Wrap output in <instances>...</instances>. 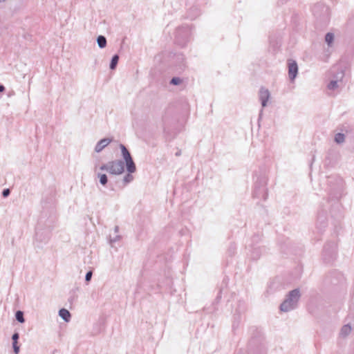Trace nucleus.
Returning <instances> with one entry per match:
<instances>
[{
  "label": "nucleus",
  "instance_id": "obj_1",
  "mask_svg": "<svg viewBox=\"0 0 354 354\" xmlns=\"http://www.w3.org/2000/svg\"><path fill=\"white\" fill-rule=\"evenodd\" d=\"M300 297L301 294L299 288L290 291L286 295V299L279 306L280 310L287 313L297 308Z\"/></svg>",
  "mask_w": 354,
  "mask_h": 354
},
{
  "label": "nucleus",
  "instance_id": "obj_2",
  "mask_svg": "<svg viewBox=\"0 0 354 354\" xmlns=\"http://www.w3.org/2000/svg\"><path fill=\"white\" fill-rule=\"evenodd\" d=\"M268 179L265 176H261L257 178L254 183L253 190V196L259 199L266 201L268 197L267 189Z\"/></svg>",
  "mask_w": 354,
  "mask_h": 354
},
{
  "label": "nucleus",
  "instance_id": "obj_3",
  "mask_svg": "<svg viewBox=\"0 0 354 354\" xmlns=\"http://www.w3.org/2000/svg\"><path fill=\"white\" fill-rule=\"evenodd\" d=\"M101 171H107L112 175H120L124 171V163L120 160L109 161L100 167Z\"/></svg>",
  "mask_w": 354,
  "mask_h": 354
},
{
  "label": "nucleus",
  "instance_id": "obj_4",
  "mask_svg": "<svg viewBox=\"0 0 354 354\" xmlns=\"http://www.w3.org/2000/svg\"><path fill=\"white\" fill-rule=\"evenodd\" d=\"M249 344L251 347H255L257 354H266L265 338L260 331H257V335L252 337Z\"/></svg>",
  "mask_w": 354,
  "mask_h": 354
},
{
  "label": "nucleus",
  "instance_id": "obj_5",
  "mask_svg": "<svg viewBox=\"0 0 354 354\" xmlns=\"http://www.w3.org/2000/svg\"><path fill=\"white\" fill-rule=\"evenodd\" d=\"M298 73V66L295 61L289 60L288 62V77L291 82H293Z\"/></svg>",
  "mask_w": 354,
  "mask_h": 354
},
{
  "label": "nucleus",
  "instance_id": "obj_6",
  "mask_svg": "<svg viewBox=\"0 0 354 354\" xmlns=\"http://www.w3.org/2000/svg\"><path fill=\"white\" fill-rule=\"evenodd\" d=\"M259 97L261 106L263 107L266 106L267 103L270 97V93L268 89L261 87L259 90Z\"/></svg>",
  "mask_w": 354,
  "mask_h": 354
},
{
  "label": "nucleus",
  "instance_id": "obj_7",
  "mask_svg": "<svg viewBox=\"0 0 354 354\" xmlns=\"http://www.w3.org/2000/svg\"><path fill=\"white\" fill-rule=\"evenodd\" d=\"M336 251V244L334 242L327 243L324 248V253L330 257H333Z\"/></svg>",
  "mask_w": 354,
  "mask_h": 354
},
{
  "label": "nucleus",
  "instance_id": "obj_8",
  "mask_svg": "<svg viewBox=\"0 0 354 354\" xmlns=\"http://www.w3.org/2000/svg\"><path fill=\"white\" fill-rule=\"evenodd\" d=\"M112 140L110 138L101 139L95 145V151L97 153H100L111 142Z\"/></svg>",
  "mask_w": 354,
  "mask_h": 354
},
{
  "label": "nucleus",
  "instance_id": "obj_9",
  "mask_svg": "<svg viewBox=\"0 0 354 354\" xmlns=\"http://www.w3.org/2000/svg\"><path fill=\"white\" fill-rule=\"evenodd\" d=\"M119 147L121 149L122 156L124 158V162L131 160L132 157L128 149L126 148V147L122 144H120Z\"/></svg>",
  "mask_w": 354,
  "mask_h": 354
},
{
  "label": "nucleus",
  "instance_id": "obj_10",
  "mask_svg": "<svg viewBox=\"0 0 354 354\" xmlns=\"http://www.w3.org/2000/svg\"><path fill=\"white\" fill-rule=\"evenodd\" d=\"M59 315L66 322H68L71 319V313L65 308H62L59 311Z\"/></svg>",
  "mask_w": 354,
  "mask_h": 354
},
{
  "label": "nucleus",
  "instance_id": "obj_11",
  "mask_svg": "<svg viewBox=\"0 0 354 354\" xmlns=\"http://www.w3.org/2000/svg\"><path fill=\"white\" fill-rule=\"evenodd\" d=\"M125 164L129 173H134L136 171V167L133 159L125 162Z\"/></svg>",
  "mask_w": 354,
  "mask_h": 354
},
{
  "label": "nucleus",
  "instance_id": "obj_12",
  "mask_svg": "<svg viewBox=\"0 0 354 354\" xmlns=\"http://www.w3.org/2000/svg\"><path fill=\"white\" fill-rule=\"evenodd\" d=\"M97 43L100 48H103L106 46V39L102 35H100L97 38Z\"/></svg>",
  "mask_w": 354,
  "mask_h": 354
},
{
  "label": "nucleus",
  "instance_id": "obj_13",
  "mask_svg": "<svg viewBox=\"0 0 354 354\" xmlns=\"http://www.w3.org/2000/svg\"><path fill=\"white\" fill-rule=\"evenodd\" d=\"M351 332V327L349 324L343 326L341 329L340 335L343 337L347 336Z\"/></svg>",
  "mask_w": 354,
  "mask_h": 354
},
{
  "label": "nucleus",
  "instance_id": "obj_14",
  "mask_svg": "<svg viewBox=\"0 0 354 354\" xmlns=\"http://www.w3.org/2000/svg\"><path fill=\"white\" fill-rule=\"evenodd\" d=\"M334 34L332 32H328L326 33L325 36V41L328 44V46H331L333 44V42L334 41Z\"/></svg>",
  "mask_w": 354,
  "mask_h": 354
},
{
  "label": "nucleus",
  "instance_id": "obj_15",
  "mask_svg": "<svg viewBox=\"0 0 354 354\" xmlns=\"http://www.w3.org/2000/svg\"><path fill=\"white\" fill-rule=\"evenodd\" d=\"M132 173H129L127 174L124 178H123V184L124 185H127V184H129V183H131V181H133V175L131 174Z\"/></svg>",
  "mask_w": 354,
  "mask_h": 354
},
{
  "label": "nucleus",
  "instance_id": "obj_16",
  "mask_svg": "<svg viewBox=\"0 0 354 354\" xmlns=\"http://www.w3.org/2000/svg\"><path fill=\"white\" fill-rule=\"evenodd\" d=\"M345 140V136L344 133H337L335 136V141L338 143L341 144L344 142Z\"/></svg>",
  "mask_w": 354,
  "mask_h": 354
},
{
  "label": "nucleus",
  "instance_id": "obj_17",
  "mask_svg": "<svg viewBox=\"0 0 354 354\" xmlns=\"http://www.w3.org/2000/svg\"><path fill=\"white\" fill-rule=\"evenodd\" d=\"M118 60H119V56L118 55H115L114 56H113L111 61V64H110L111 69L113 70L115 68L118 62Z\"/></svg>",
  "mask_w": 354,
  "mask_h": 354
},
{
  "label": "nucleus",
  "instance_id": "obj_18",
  "mask_svg": "<svg viewBox=\"0 0 354 354\" xmlns=\"http://www.w3.org/2000/svg\"><path fill=\"white\" fill-rule=\"evenodd\" d=\"M329 90H335L336 89L337 87H338V80H331L328 86H327Z\"/></svg>",
  "mask_w": 354,
  "mask_h": 354
},
{
  "label": "nucleus",
  "instance_id": "obj_19",
  "mask_svg": "<svg viewBox=\"0 0 354 354\" xmlns=\"http://www.w3.org/2000/svg\"><path fill=\"white\" fill-rule=\"evenodd\" d=\"M15 317H16V319L20 323H24L25 322L24 318V313L22 311H20V310L17 311L16 313Z\"/></svg>",
  "mask_w": 354,
  "mask_h": 354
},
{
  "label": "nucleus",
  "instance_id": "obj_20",
  "mask_svg": "<svg viewBox=\"0 0 354 354\" xmlns=\"http://www.w3.org/2000/svg\"><path fill=\"white\" fill-rule=\"evenodd\" d=\"M98 177L100 178V183L102 185H105L107 182H108V179H107V176L106 174H98Z\"/></svg>",
  "mask_w": 354,
  "mask_h": 354
},
{
  "label": "nucleus",
  "instance_id": "obj_21",
  "mask_svg": "<svg viewBox=\"0 0 354 354\" xmlns=\"http://www.w3.org/2000/svg\"><path fill=\"white\" fill-rule=\"evenodd\" d=\"M182 82V80L180 77H173L170 81L171 84L178 85Z\"/></svg>",
  "mask_w": 354,
  "mask_h": 354
},
{
  "label": "nucleus",
  "instance_id": "obj_22",
  "mask_svg": "<svg viewBox=\"0 0 354 354\" xmlns=\"http://www.w3.org/2000/svg\"><path fill=\"white\" fill-rule=\"evenodd\" d=\"M19 333H15L12 335V343H15V344H17V340L19 339Z\"/></svg>",
  "mask_w": 354,
  "mask_h": 354
},
{
  "label": "nucleus",
  "instance_id": "obj_23",
  "mask_svg": "<svg viewBox=\"0 0 354 354\" xmlns=\"http://www.w3.org/2000/svg\"><path fill=\"white\" fill-rule=\"evenodd\" d=\"M10 191L9 189H5L2 192V196L4 198L8 197L10 195Z\"/></svg>",
  "mask_w": 354,
  "mask_h": 354
},
{
  "label": "nucleus",
  "instance_id": "obj_24",
  "mask_svg": "<svg viewBox=\"0 0 354 354\" xmlns=\"http://www.w3.org/2000/svg\"><path fill=\"white\" fill-rule=\"evenodd\" d=\"M92 272L91 271H88L86 274V276H85V280L86 281H89L91 279V277H92Z\"/></svg>",
  "mask_w": 354,
  "mask_h": 354
},
{
  "label": "nucleus",
  "instance_id": "obj_25",
  "mask_svg": "<svg viewBox=\"0 0 354 354\" xmlns=\"http://www.w3.org/2000/svg\"><path fill=\"white\" fill-rule=\"evenodd\" d=\"M12 346H13L15 353L18 354L19 352V346H17V344H15V343H12Z\"/></svg>",
  "mask_w": 354,
  "mask_h": 354
},
{
  "label": "nucleus",
  "instance_id": "obj_26",
  "mask_svg": "<svg viewBox=\"0 0 354 354\" xmlns=\"http://www.w3.org/2000/svg\"><path fill=\"white\" fill-rule=\"evenodd\" d=\"M5 91V87L4 86L0 84V93L3 92Z\"/></svg>",
  "mask_w": 354,
  "mask_h": 354
},
{
  "label": "nucleus",
  "instance_id": "obj_27",
  "mask_svg": "<svg viewBox=\"0 0 354 354\" xmlns=\"http://www.w3.org/2000/svg\"><path fill=\"white\" fill-rule=\"evenodd\" d=\"M118 230H119V227H118V226H115V232H118Z\"/></svg>",
  "mask_w": 354,
  "mask_h": 354
},
{
  "label": "nucleus",
  "instance_id": "obj_28",
  "mask_svg": "<svg viewBox=\"0 0 354 354\" xmlns=\"http://www.w3.org/2000/svg\"><path fill=\"white\" fill-rule=\"evenodd\" d=\"M281 1L282 3H285L287 1V0H280Z\"/></svg>",
  "mask_w": 354,
  "mask_h": 354
},
{
  "label": "nucleus",
  "instance_id": "obj_29",
  "mask_svg": "<svg viewBox=\"0 0 354 354\" xmlns=\"http://www.w3.org/2000/svg\"><path fill=\"white\" fill-rule=\"evenodd\" d=\"M176 156H180V152H177V153H176Z\"/></svg>",
  "mask_w": 354,
  "mask_h": 354
},
{
  "label": "nucleus",
  "instance_id": "obj_30",
  "mask_svg": "<svg viewBox=\"0 0 354 354\" xmlns=\"http://www.w3.org/2000/svg\"><path fill=\"white\" fill-rule=\"evenodd\" d=\"M6 0H0V3H2V2H4L6 1Z\"/></svg>",
  "mask_w": 354,
  "mask_h": 354
},
{
  "label": "nucleus",
  "instance_id": "obj_31",
  "mask_svg": "<svg viewBox=\"0 0 354 354\" xmlns=\"http://www.w3.org/2000/svg\"><path fill=\"white\" fill-rule=\"evenodd\" d=\"M343 75H344V74H343V73L342 72V73H341V78L343 77Z\"/></svg>",
  "mask_w": 354,
  "mask_h": 354
}]
</instances>
